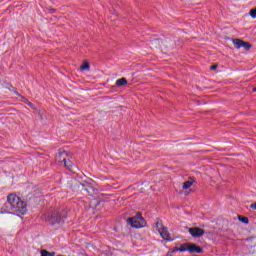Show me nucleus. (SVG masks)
<instances>
[{
	"label": "nucleus",
	"mask_w": 256,
	"mask_h": 256,
	"mask_svg": "<svg viewBox=\"0 0 256 256\" xmlns=\"http://www.w3.org/2000/svg\"><path fill=\"white\" fill-rule=\"evenodd\" d=\"M48 221L51 225H57L59 223H63L65 221V216H61L59 212L53 213L49 218Z\"/></svg>",
	"instance_id": "4"
},
{
	"label": "nucleus",
	"mask_w": 256,
	"mask_h": 256,
	"mask_svg": "<svg viewBox=\"0 0 256 256\" xmlns=\"http://www.w3.org/2000/svg\"><path fill=\"white\" fill-rule=\"evenodd\" d=\"M250 16L252 17V19H256V8L250 10Z\"/></svg>",
	"instance_id": "17"
},
{
	"label": "nucleus",
	"mask_w": 256,
	"mask_h": 256,
	"mask_svg": "<svg viewBox=\"0 0 256 256\" xmlns=\"http://www.w3.org/2000/svg\"><path fill=\"white\" fill-rule=\"evenodd\" d=\"M232 43H233L235 49H241V45L243 43V40H241V39H234L232 41Z\"/></svg>",
	"instance_id": "9"
},
{
	"label": "nucleus",
	"mask_w": 256,
	"mask_h": 256,
	"mask_svg": "<svg viewBox=\"0 0 256 256\" xmlns=\"http://www.w3.org/2000/svg\"><path fill=\"white\" fill-rule=\"evenodd\" d=\"M24 102L27 103V105H29V107H33V103L29 102L28 100H25Z\"/></svg>",
	"instance_id": "20"
},
{
	"label": "nucleus",
	"mask_w": 256,
	"mask_h": 256,
	"mask_svg": "<svg viewBox=\"0 0 256 256\" xmlns=\"http://www.w3.org/2000/svg\"><path fill=\"white\" fill-rule=\"evenodd\" d=\"M90 68L89 62H85L80 66L81 71H89Z\"/></svg>",
	"instance_id": "13"
},
{
	"label": "nucleus",
	"mask_w": 256,
	"mask_h": 256,
	"mask_svg": "<svg viewBox=\"0 0 256 256\" xmlns=\"http://www.w3.org/2000/svg\"><path fill=\"white\" fill-rule=\"evenodd\" d=\"M123 85H127V78H120L116 80L117 87H123Z\"/></svg>",
	"instance_id": "8"
},
{
	"label": "nucleus",
	"mask_w": 256,
	"mask_h": 256,
	"mask_svg": "<svg viewBox=\"0 0 256 256\" xmlns=\"http://www.w3.org/2000/svg\"><path fill=\"white\" fill-rule=\"evenodd\" d=\"M189 233L191 236L198 238V237H203L205 235V230L199 228V227H192L189 228Z\"/></svg>",
	"instance_id": "5"
},
{
	"label": "nucleus",
	"mask_w": 256,
	"mask_h": 256,
	"mask_svg": "<svg viewBox=\"0 0 256 256\" xmlns=\"http://www.w3.org/2000/svg\"><path fill=\"white\" fill-rule=\"evenodd\" d=\"M210 69H211L212 71H215V69H217V65H212V66L210 67Z\"/></svg>",
	"instance_id": "21"
},
{
	"label": "nucleus",
	"mask_w": 256,
	"mask_h": 256,
	"mask_svg": "<svg viewBox=\"0 0 256 256\" xmlns=\"http://www.w3.org/2000/svg\"><path fill=\"white\" fill-rule=\"evenodd\" d=\"M41 256H55V252H49L47 250H41Z\"/></svg>",
	"instance_id": "14"
},
{
	"label": "nucleus",
	"mask_w": 256,
	"mask_h": 256,
	"mask_svg": "<svg viewBox=\"0 0 256 256\" xmlns=\"http://www.w3.org/2000/svg\"><path fill=\"white\" fill-rule=\"evenodd\" d=\"M16 95H19V93L16 92Z\"/></svg>",
	"instance_id": "23"
},
{
	"label": "nucleus",
	"mask_w": 256,
	"mask_h": 256,
	"mask_svg": "<svg viewBox=\"0 0 256 256\" xmlns=\"http://www.w3.org/2000/svg\"><path fill=\"white\" fill-rule=\"evenodd\" d=\"M238 219H239V221H241V223H244L245 225H247V223H249V218H247L245 216H239Z\"/></svg>",
	"instance_id": "16"
},
{
	"label": "nucleus",
	"mask_w": 256,
	"mask_h": 256,
	"mask_svg": "<svg viewBox=\"0 0 256 256\" xmlns=\"http://www.w3.org/2000/svg\"><path fill=\"white\" fill-rule=\"evenodd\" d=\"M6 209L1 213L13 214L21 213V215H25L27 213V204L19 196L16 194H10L7 197V202L5 203Z\"/></svg>",
	"instance_id": "1"
},
{
	"label": "nucleus",
	"mask_w": 256,
	"mask_h": 256,
	"mask_svg": "<svg viewBox=\"0 0 256 256\" xmlns=\"http://www.w3.org/2000/svg\"><path fill=\"white\" fill-rule=\"evenodd\" d=\"M241 47H243L246 51H249L251 49V44L248 42L242 41Z\"/></svg>",
	"instance_id": "15"
},
{
	"label": "nucleus",
	"mask_w": 256,
	"mask_h": 256,
	"mask_svg": "<svg viewBox=\"0 0 256 256\" xmlns=\"http://www.w3.org/2000/svg\"><path fill=\"white\" fill-rule=\"evenodd\" d=\"M127 223L134 229H141L147 224V222H145V218L141 216V213H137L134 217L128 218Z\"/></svg>",
	"instance_id": "2"
},
{
	"label": "nucleus",
	"mask_w": 256,
	"mask_h": 256,
	"mask_svg": "<svg viewBox=\"0 0 256 256\" xmlns=\"http://www.w3.org/2000/svg\"><path fill=\"white\" fill-rule=\"evenodd\" d=\"M64 166L67 168V169H73V162H71V160L69 159H65L64 161Z\"/></svg>",
	"instance_id": "12"
},
{
	"label": "nucleus",
	"mask_w": 256,
	"mask_h": 256,
	"mask_svg": "<svg viewBox=\"0 0 256 256\" xmlns=\"http://www.w3.org/2000/svg\"><path fill=\"white\" fill-rule=\"evenodd\" d=\"M253 91H256V87L253 89Z\"/></svg>",
	"instance_id": "22"
},
{
	"label": "nucleus",
	"mask_w": 256,
	"mask_h": 256,
	"mask_svg": "<svg viewBox=\"0 0 256 256\" xmlns=\"http://www.w3.org/2000/svg\"><path fill=\"white\" fill-rule=\"evenodd\" d=\"M176 251H180L181 253H184V251H189V244H183L179 248L176 249Z\"/></svg>",
	"instance_id": "10"
},
{
	"label": "nucleus",
	"mask_w": 256,
	"mask_h": 256,
	"mask_svg": "<svg viewBox=\"0 0 256 256\" xmlns=\"http://www.w3.org/2000/svg\"><path fill=\"white\" fill-rule=\"evenodd\" d=\"M189 253H203V248L197 246V244H188Z\"/></svg>",
	"instance_id": "7"
},
{
	"label": "nucleus",
	"mask_w": 256,
	"mask_h": 256,
	"mask_svg": "<svg viewBox=\"0 0 256 256\" xmlns=\"http://www.w3.org/2000/svg\"><path fill=\"white\" fill-rule=\"evenodd\" d=\"M69 157V153L65 150H59L58 154L56 155V161L59 163H64V161Z\"/></svg>",
	"instance_id": "6"
},
{
	"label": "nucleus",
	"mask_w": 256,
	"mask_h": 256,
	"mask_svg": "<svg viewBox=\"0 0 256 256\" xmlns=\"http://www.w3.org/2000/svg\"><path fill=\"white\" fill-rule=\"evenodd\" d=\"M84 191H86L88 195H91V191H93V188L91 186H88L87 188H84Z\"/></svg>",
	"instance_id": "18"
},
{
	"label": "nucleus",
	"mask_w": 256,
	"mask_h": 256,
	"mask_svg": "<svg viewBox=\"0 0 256 256\" xmlns=\"http://www.w3.org/2000/svg\"><path fill=\"white\" fill-rule=\"evenodd\" d=\"M194 181L193 180H188L184 182L183 184V189H190L193 186Z\"/></svg>",
	"instance_id": "11"
},
{
	"label": "nucleus",
	"mask_w": 256,
	"mask_h": 256,
	"mask_svg": "<svg viewBox=\"0 0 256 256\" xmlns=\"http://www.w3.org/2000/svg\"><path fill=\"white\" fill-rule=\"evenodd\" d=\"M156 229L161 235L162 239H165V241H173V238H171V234H169L167 227H165L162 222H156Z\"/></svg>",
	"instance_id": "3"
},
{
	"label": "nucleus",
	"mask_w": 256,
	"mask_h": 256,
	"mask_svg": "<svg viewBox=\"0 0 256 256\" xmlns=\"http://www.w3.org/2000/svg\"><path fill=\"white\" fill-rule=\"evenodd\" d=\"M250 209L256 210V202L250 205Z\"/></svg>",
	"instance_id": "19"
}]
</instances>
